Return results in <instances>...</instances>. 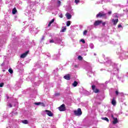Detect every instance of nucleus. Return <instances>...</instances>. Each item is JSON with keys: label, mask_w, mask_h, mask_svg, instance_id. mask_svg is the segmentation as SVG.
<instances>
[{"label": "nucleus", "mask_w": 128, "mask_h": 128, "mask_svg": "<svg viewBox=\"0 0 128 128\" xmlns=\"http://www.w3.org/2000/svg\"><path fill=\"white\" fill-rule=\"evenodd\" d=\"M96 18H106V14L104 12H99L98 14H96Z\"/></svg>", "instance_id": "f257e3e1"}, {"label": "nucleus", "mask_w": 128, "mask_h": 128, "mask_svg": "<svg viewBox=\"0 0 128 128\" xmlns=\"http://www.w3.org/2000/svg\"><path fill=\"white\" fill-rule=\"evenodd\" d=\"M74 114L76 116H80L82 114V109L80 108H78L77 110H74Z\"/></svg>", "instance_id": "f03ea898"}, {"label": "nucleus", "mask_w": 128, "mask_h": 128, "mask_svg": "<svg viewBox=\"0 0 128 128\" xmlns=\"http://www.w3.org/2000/svg\"><path fill=\"white\" fill-rule=\"evenodd\" d=\"M92 90H93L94 94H98L100 92V90L96 88L95 85H92Z\"/></svg>", "instance_id": "7ed1b4c3"}, {"label": "nucleus", "mask_w": 128, "mask_h": 128, "mask_svg": "<svg viewBox=\"0 0 128 128\" xmlns=\"http://www.w3.org/2000/svg\"><path fill=\"white\" fill-rule=\"evenodd\" d=\"M58 109L60 112H64L66 110V105L64 104H62L60 107L58 108Z\"/></svg>", "instance_id": "20e7f679"}, {"label": "nucleus", "mask_w": 128, "mask_h": 128, "mask_svg": "<svg viewBox=\"0 0 128 128\" xmlns=\"http://www.w3.org/2000/svg\"><path fill=\"white\" fill-rule=\"evenodd\" d=\"M102 20H96L94 24V26H100V24H102Z\"/></svg>", "instance_id": "39448f33"}, {"label": "nucleus", "mask_w": 128, "mask_h": 128, "mask_svg": "<svg viewBox=\"0 0 128 128\" xmlns=\"http://www.w3.org/2000/svg\"><path fill=\"white\" fill-rule=\"evenodd\" d=\"M28 52H30V51H26L24 53L22 54L20 56V58H24L28 56Z\"/></svg>", "instance_id": "423d86ee"}, {"label": "nucleus", "mask_w": 128, "mask_h": 128, "mask_svg": "<svg viewBox=\"0 0 128 128\" xmlns=\"http://www.w3.org/2000/svg\"><path fill=\"white\" fill-rule=\"evenodd\" d=\"M45 112L47 113V114L48 116H54V114H52L50 110H45Z\"/></svg>", "instance_id": "0eeeda50"}, {"label": "nucleus", "mask_w": 128, "mask_h": 128, "mask_svg": "<svg viewBox=\"0 0 128 128\" xmlns=\"http://www.w3.org/2000/svg\"><path fill=\"white\" fill-rule=\"evenodd\" d=\"M64 78L65 80H70V74H68L66 76H64Z\"/></svg>", "instance_id": "6e6552de"}, {"label": "nucleus", "mask_w": 128, "mask_h": 128, "mask_svg": "<svg viewBox=\"0 0 128 128\" xmlns=\"http://www.w3.org/2000/svg\"><path fill=\"white\" fill-rule=\"evenodd\" d=\"M112 22H113L114 26L116 25V24H118V18L112 19Z\"/></svg>", "instance_id": "1a4fd4ad"}, {"label": "nucleus", "mask_w": 128, "mask_h": 128, "mask_svg": "<svg viewBox=\"0 0 128 128\" xmlns=\"http://www.w3.org/2000/svg\"><path fill=\"white\" fill-rule=\"evenodd\" d=\"M118 122V118H114V120L112 121L113 124H116Z\"/></svg>", "instance_id": "9d476101"}, {"label": "nucleus", "mask_w": 128, "mask_h": 128, "mask_svg": "<svg viewBox=\"0 0 128 128\" xmlns=\"http://www.w3.org/2000/svg\"><path fill=\"white\" fill-rule=\"evenodd\" d=\"M66 16L68 20H70V18H72V15L70 14L68 12H67Z\"/></svg>", "instance_id": "9b49d317"}, {"label": "nucleus", "mask_w": 128, "mask_h": 128, "mask_svg": "<svg viewBox=\"0 0 128 128\" xmlns=\"http://www.w3.org/2000/svg\"><path fill=\"white\" fill-rule=\"evenodd\" d=\"M18 12V10H16V8H14L12 10V14H16V12Z\"/></svg>", "instance_id": "f8f14e48"}, {"label": "nucleus", "mask_w": 128, "mask_h": 128, "mask_svg": "<svg viewBox=\"0 0 128 128\" xmlns=\"http://www.w3.org/2000/svg\"><path fill=\"white\" fill-rule=\"evenodd\" d=\"M78 83L76 81H74V83L72 84V86H74V88H76V86H78Z\"/></svg>", "instance_id": "ddd939ff"}, {"label": "nucleus", "mask_w": 128, "mask_h": 128, "mask_svg": "<svg viewBox=\"0 0 128 128\" xmlns=\"http://www.w3.org/2000/svg\"><path fill=\"white\" fill-rule=\"evenodd\" d=\"M54 22V19H52L49 22V24H48V26L50 27V26L52 25V22Z\"/></svg>", "instance_id": "4468645a"}, {"label": "nucleus", "mask_w": 128, "mask_h": 128, "mask_svg": "<svg viewBox=\"0 0 128 128\" xmlns=\"http://www.w3.org/2000/svg\"><path fill=\"white\" fill-rule=\"evenodd\" d=\"M112 106H116V100L113 99L112 101Z\"/></svg>", "instance_id": "2eb2a0df"}, {"label": "nucleus", "mask_w": 128, "mask_h": 128, "mask_svg": "<svg viewBox=\"0 0 128 128\" xmlns=\"http://www.w3.org/2000/svg\"><path fill=\"white\" fill-rule=\"evenodd\" d=\"M102 120H106L108 122H110V120L108 118L106 117L102 118Z\"/></svg>", "instance_id": "dca6fc26"}, {"label": "nucleus", "mask_w": 128, "mask_h": 128, "mask_svg": "<svg viewBox=\"0 0 128 128\" xmlns=\"http://www.w3.org/2000/svg\"><path fill=\"white\" fill-rule=\"evenodd\" d=\"M8 72L10 73V74H14V70H12V68H10L8 69Z\"/></svg>", "instance_id": "f3484780"}, {"label": "nucleus", "mask_w": 128, "mask_h": 128, "mask_svg": "<svg viewBox=\"0 0 128 128\" xmlns=\"http://www.w3.org/2000/svg\"><path fill=\"white\" fill-rule=\"evenodd\" d=\"M66 28L64 27L61 30V32H66Z\"/></svg>", "instance_id": "a211bd4d"}, {"label": "nucleus", "mask_w": 128, "mask_h": 128, "mask_svg": "<svg viewBox=\"0 0 128 128\" xmlns=\"http://www.w3.org/2000/svg\"><path fill=\"white\" fill-rule=\"evenodd\" d=\"M66 26H70V21H68L66 22Z\"/></svg>", "instance_id": "6ab92c4d"}, {"label": "nucleus", "mask_w": 128, "mask_h": 128, "mask_svg": "<svg viewBox=\"0 0 128 128\" xmlns=\"http://www.w3.org/2000/svg\"><path fill=\"white\" fill-rule=\"evenodd\" d=\"M78 58L79 60H82V57L81 56H79L78 57Z\"/></svg>", "instance_id": "aec40b11"}, {"label": "nucleus", "mask_w": 128, "mask_h": 128, "mask_svg": "<svg viewBox=\"0 0 128 128\" xmlns=\"http://www.w3.org/2000/svg\"><path fill=\"white\" fill-rule=\"evenodd\" d=\"M86 34H88V30H84L83 34L84 36H86Z\"/></svg>", "instance_id": "412c9836"}, {"label": "nucleus", "mask_w": 128, "mask_h": 128, "mask_svg": "<svg viewBox=\"0 0 128 128\" xmlns=\"http://www.w3.org/2000/svg\"><path fill=\"white\" fill-rule=\"evenodd\" d=\"M28 120H24V121H23V123L24 124H28Z\"/></svg>", "instance_id": "4be33fe9"}, {"label": "nucleus", "mask_w": 128, "mask_h": 128, "mask_svg": "<svg viewBox=\"0 0 128 128\" xmlns=\"http://www.w3.org/2000/svg\"><path fill=\"white\" fill-rule=\"evenodd\" d=\"M80 41L82 42V44H86V41L84 39H81L80 40Z\"/></svg>", "instance_id": "5701e85b"}, {"label": "nucleus", "mask_w": 128, "mask_h": 128, "mask_svg": "<svg viewBox=\"0 0 128 128\" xmlns=\"http://www.w3.org/2000/svg\"><path fill=\"white\" fill-rule=\"evenodd\" d=\"M60 92H57L54 94V96H60Z\"/></svg>", "instance_id": "b1692460"}, {"label": "nucleus", "mask_w": 128, "mask_h": 128, "mask_svg": "<svg viewBox=\"0 0 128 128\" xmlns=\"http://www.w3.org/2000/svg\"><path fill=\"white\" fill-rule=\"evenodd\" d=\"M4 84L3 82H2L0 84V88H2V86H4Z\"/></svg>", "instance_id": "393cba45"}, {"label": "nucleus", "mask_w": 128, "mask_h": 128, "mask_svg": "<svg viewBox=\"0 0 128 128\" xmlns=\"http://www.w3.org/2000/svg\"><path fill=\"white\" fill-rule=\"evenodd\" d=\"M40 104H42V102H35L34 104H36V106H40Z\"/></svg>", "instance_id": "a878e982"}, {"label": "nucleus", "mask_w": 128, "mask_h": 128, "mask_svg": "<svg viewBox=\"0 0 128 128\" xmlns=\"http://www.w3.org/2000/svg\"><path fill=\"white\" fill-rule=\"evenodd\" d=\"M40 105L42 106H44V107L46 106V105L44 102H41Z\"/></svg>", "instance_id": "bb28decb"}, {"label": "nucleus", "mask_w": 128, "mask_h": 128, "mask_svg": "<svg viewBox=\"0 0 128 128\" xmlns=\"http://www.w3.org/2000/svg\"><path fill=\"white\" fill-rule=\"evenodd\" d=\"M102 24V26H106V22H102H102L101 23Z\"/></svg>", "instance_id": "cd10ccee"}, {"label": "nucleus", "mask_w": 128, "mask_h": 128, "mask_svg": "<svg viewBox=\"0 0 128 128\" xmlns=\"http://www.w3.org/2000/svg\"><path fill=\"white\" fill-rule=\"evenodd\" d=\"M50 44H52V43L54 42V40H50Z\"/></svg>", "instance_id": "c85d7f7f"}, {"label": "nucleus", "mask_w": 128, "mask_h": 128, "mask_svg": "<svg viewBox=\"0 0 128 128\" xmlns=\"http://www.w3.org/2000/svg\"><path fill=\"white\" fill-rule=\"evenodd\" d=\"M76 4H78L80 2V0H75Z\"/></svg>", "instance_id": "c756f323"}, {"label": "nucleus", "mask_w": 128, "mask_h": 128, "mask_svg": "<svg viewBox=\"0 0 128 128\" xmlns=\"http://www.w3.org/2000/svg\"><path fill=\"white\" fill-rule=\"evenodd\" d=\"M8 106H9V108H12V104H9Z\"/></svg>", "instance_id": "7c9ffc66"}, {"label": "nucleus", "mask_w": 128, "mask_h": 128, "mask_svg": "<svg viewBox=\"0 0 128 128\" xmlns=\"http://www.w3.org/2000/svg\"><path fill=\"white\" fill-rule=\"evenodd\" d=\"M112 11L108 12V14H109V16H110V14H112Z\"/></svg>", "instance_id": "2f4dec72"}, {"label": "nucleus", "mask_w": 128, "mask_h": 128, "mask_svg": "<svg viewBox=\"0 0 128 128\" xmlns=\"http://www.w3.org/2000/svg\"><path fill=\"white\" fill-rule=\"evenodd\" d=\"M116 96H118V90L116 91Z\"/></svg>", "instance_id": "473e14b6"}, {"label": "nucleus", "mask_w": 128, "mask_h": 128, "mask_svg": "<svg viewBox=\"0 0 128 128\" xmlns=\"http://www.w3.org/2000/svg\"><path fill=\"white\" fill-rule=\"evenodd\" d=\"M60 18H63L62 14H60Z\"/></svg>", "instance_id": "72a5a7b5"}, {"label": "nucleus", "mask_w": 128, "mask_h": 128, "mask_svg": "<svg viewBox=\"0 0 128 128\" xmlns=\"http://www.w3.org/2000/svg\"><path fill=\"white\" fill-rule=\"evenodd\" d=\"M60 3H61L60 1L58 0V4H60Z\"/></svg>", "instance_id": "f704fd0d"}, {"label": "nucleus", "mask_w": 128, "mask_h": 128, "mask_svg": "<svg viewBox=\"0 0 128 128\" xmlns=\"http://www.w3.org/2000/svg\"><path fill=\"white\" fill-rule=\"evenodd\" d=\"M118 28H122V25L119 24V25L118 26Z\"/></svg>", "instance_id": "c9c22d12"}, {"label": "nucleus", "mask_w": 128, "mask_h": 128, "mask_svg": "<svg viewBox=\"0 0 128 128\" xmlns=\"http://www.w3.org/2000/svg\"><path fill=\"white\" fill-rule=\"evenodd\" d=\"M120 94H121V96H124V94L122 92L119 93Z\"/></svg>", "instance_id": "e433bc0d"}, {"label": "nucleus", "mask_w": 128, "mask_h": 128, "mask_svg": "<svg viewBox=\"0 0 128 128\" xmlns=\"http://www.w3.org/2000/svg\"><path fill=\"white\" fill-rule=\"evenodd\" d=\"M112 118H113V120H114V118H116L114 116V115H112Z\"/></svg>", "instance_id": "4c0bfd02"}, {"label": "nucleus", "mask_w": 128, "mask_h": 128, "mask_svg": "<svg viewBox=\"0 0 128 128\" xmlns=\"http://www.w3.org/2000/svg\"><path fill=\"white\" fill-rule=\"evenodd\" d=\"M74 68H78V65H76H76H74Z\"/></svg>", "instance_id": "58836bf2"}, {"label": "nucleus", "mask_w": 128, "mask_h": 128, "mask_svg": "<svg viewBox=\"0 0 128 128\" xmlns=\"http://www.w3.org/2000/svg\"><path fill=\"white\" fill-rule=\"evenodd\" d=\"M43 40H44V36H43Z\"/></svg>", "instance_id": "ea45409f"}]
</instances>
